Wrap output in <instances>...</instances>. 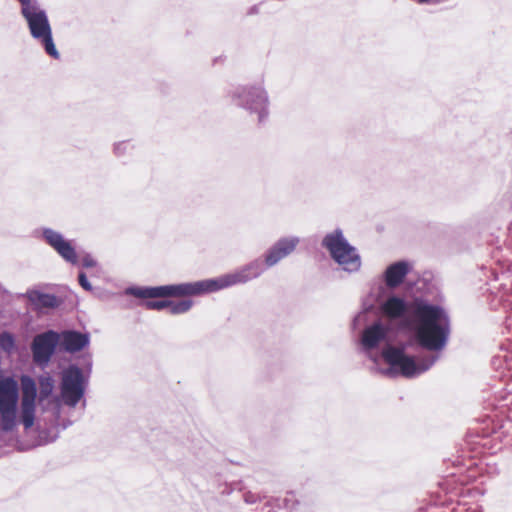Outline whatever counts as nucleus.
Here are the masks:
<instances>
[{
	"label": "nucleus",
	"mask_w": 512,
	"mask_h": 512,
	"mask_svg": "<svg viewBox=\"0 0 512 512\" xmlns=\"http://www.w3.org/2000/svg\"><path fill=\"white\" fill-rule=\"evenodd\" d=\"M414 322L415 338L429 351H442L451 333L450 318L440 306L415 301L410 308Z\"/></svg>",
	"instance_id": "nucleus-1"
},
{
	"label": "nucleus",
	"mask_w": 512,
	"mask_h": 512,
	"mask_svg": "<svg viewBox=\"0 0 512 512\" xmlns=\"http://www.w3.org/2000/svg\"><path fill=\"white\" fill-rule=\"evenodd\" d=\"M410 343L398 346L387 345L382 351V357L389 365L385 371L387 375H401L405 378H414L429 370L438 357L428 355L416 358L408 354Z\"/></svg>",
	"instance_id": "nucleus-2"
},
{
	"label": "nucleus",
	"mask_w": 512,
	"mask_h": 512,
	"mask_svg": "<svg viewBox=\"0 0 512 512\" xmlns=\"http://www.w3.org/2000/svg\"><path fill=\"white\" fill-rule=\"evenodd\" d=\"M21 6V16L26 21L31 37L42 47L53 59H59L60 53L57 50L49 22L47 12L40 6L38 0H18Z\"/></svg>",
	"instance_id": "nucleus-3"
},
{
	"label": "nucleus",
	"mask_w": 512,
	"mask_h": 512,
	"mask_svg": "<svg viewBox=\"0 0 512 512\" xmlns=\"http://www.w3.org/2000/svg\"><path fill=\"white\" fill-rule=\"evenodd\" d=\"M218 291L215 278L156 287H128L125 294L141 299L198 296Z\"/></svg>",
	"instance_id": "nucleus-4"
},
{
	"label": "nucleus",
	"mask_w": 512,
	"mask_h": 512,
	"mask_svg": "<svg viewBox=\"0 0 512 512\" xmlns=\"http://www.w3.org/2000/svg\"><path fill=\"white\" fill-rule=\"evenodd\" d=\"M322 246L329 252L330 257L348 273L358 272L361 268V257L357 249L345 238L339 228L327 233Z\"/></svg>",
	"instance_id": "nucleus-5"
},
{
	"label": "nucleus",
	"mask_w": 512,
	"mask_h": 512,
	"mask_svg": "<svg viewBox=\"0 0 512 512\" xmlns=\"http://www.w3.org/2000/svg\"><path fill=\"white\" fill-rule=\"evenodd\" d=\"M231 97L237 106L256 114L259 122L268 117L270 100L263 83L239 86L232 91Z\"/></svg>",
	"instance_id": "nucleus-6"
},
{
	"label": "nucleus",
	"mask_w": 512,
	"mask_h": 512,
	"mask_svg": "<svg viewBox=\"0 0 512 512\" xmlns=\"http://www.w3.org/2000/svg\"><path fill=\"white\" fill-rule=\"evenodd\" d=\"M18 401V382L11 376L0 375V425L5 432L16 426Z\"/></svg>",
	"instance_id": "nucleus-7"
},
{
	"label": "nucleus",
	"mask_w": 512,
	"mask_h": 512,
	"mask_svg": "<svg viewBox=\"0 0 512 512\" xmlns=\"http://www.w3.org/2000/svg\"><path fill=\"white\" fill-rule=\"evenodd\" d=\"M87 379L76 365H70L62 373L61 397L65 405L75 407L84 396Z\"/></svg>",
	"instance_id": "nucleus-8"
},
{
	"label": "nucleus",
	"mask_w": 512,
	"mask_h": 512,
	"mask_svg": "<svg viewBox=\"0 0 512 512\" xmlns=\"http://www.w3.org/2000/svg\"><path fill=\"white\" fill-rule=\"evenodd\" d=\"M264 265L265 263L257 258L232 273L215 278L218 291L260 277L265 270Z\"/></svg>",
	"instance_id": "nucleus-9"
},
{
	"label": "nucleus",
	"mask_w": 512,
	"mask_h": 512,
	"mask_svg": "<svg viewBox=\"0 0 512 512\" xmlns=\"http://www.w3.org/2000/svg\"><path fill=\"white\" fill-rule=\"evenodd\" d=\"M21 382V400H20V419L25 429L34 425L37 388L35 381L28 375H22Z\"/></svg>",
	"instance_id": "nucleus-10"
},
{
	"label": "nucleus",
	"mask_w": 512,
	"mask_h": 512,
	"mask_svg": "<svg viewBox=\"0 0 512 512\" xmlns=\"http://www.w3.org/2000/svg\"><path fill=\"white\" fill-rule=\"evenodd\" d=\"M59 341V333L53 330L36 335L31 344L33 361L38 365L46 366L55 353Z\"/></svg>",
	"instance_id": "nucleus-11"
},
{
	"label": "nucleus",
	"mask_w": 512,
	"mask_h": 512,
	"mask_svg": "<svg viewBox=\"0 0 512 512\" xmlns=\"http://www.w3.org/2000/svg\"><path fill=\"white\" fill-rule=\"evenodd\" d=\"M389 332V328L380 321L373 323L363 330L361 345L369 358L376 361V359L372 357L371 351L382 342L388 341Z\"/></svg>",
	"instance_id": "nucleus-12"
},
{
	"label": "nucleus",
	"mask_w": 512,
	"mask_h": 512,
	"mask_svg": "<svg viewBox=\"0 0 512 512\" xmlns=\"http://www.w3.org/2000/svg\"><path fill=\"white\" fill-rule=\"evenodd\" d=\"M45 241L67 262L76 264L78 261L75 248L63 235L53 229L44 228L42 232Z\"/></svg>",
	"instance_id": "nucleus-13"
},
{
	"label": "nucleus",
	"mask_w": 512,
	"mask_h": 512,
	"mask_svg": "<svg viewBox=\"0 0 512 512\" xmlns=\"http://www.w3.org/2000/svg\"><path fill=\"white\" fill-rule=\"evenodd\" d=\"M299 242L300 239L296 236L279 239L265 253V266L270 268L278 264L282 259L289 256L296 249Z\"/></svg>",
	"instance_id": "nucleus-14"
},
{
	"label": "nucleus",
	"mask_w": 512,
	"mask_h": 512,
	"mask_svg": "<svg viewBox=\"0 0 512 512\" xmlns=\"http://www.w3.org/2000/svg\"><path fill=\"white\" fill-rule=\"evenodd\" d=\"M59 344L69 353H75L81 351L86 346H88L90 342V337L88 333H81L75 330H66L61 333Z\"/></svg>",
	"instance_id": "nucleus-15"
},
{
	"label": "nucleus",
	"mask_w": 512,
	"mask_h": 512,
	"mask_svg": "<svg viewBox=\"0 0 512 512\" xmlns=\"http://www.w3.org/2000/svg\"><path fill=\"white\" fill-rule=\"evenodd\" d=\"M411 270L412 265L407 261H398L389 265L384 273L386 286L389 288L400 286Z\"/></svg>",
	"instance_id": "nucleus-16"
},
{
	"label": "nucleus",
	"mask_w": 512,
	"mask_h": 512,
	"mask_svg": "<svg viewBox=\"0 0 512 512\" xmlns=\"http://www.w3.org/2000/svg\"><path fill=\"white\" fill-rule=\"evenodd\" d=\"M25 296L36 310L56 308L61 303L55 295L43 293L39 290H29Z\"/></svg>",
	"instance_id": "nucleus-17"
},
{
	"label": "nucleus",
	"mask_w": 512,
	"mask_h": 512,
	"mask_svg": "<svg viewBox=\"0 0 512 512\" xmlns=\"http://www.w3.org/2000/svg\"><path fill=\"white\" fill-rule=\"evenodd\" d=\"M383 311L390 317H400L406 311V304L401 298L392 296L383 304Z\"/></svg>",
	"instance_id": "nucleus-18"
},
{
	"label": "nucleus",
	"mask_w": 512,
	"mask_h": 512,
	"mask_svg": "<svg viewBox=\"0 0 512 512\" xmlns=\"http://www.w3.org/2000/svg\"><path fill=\"white\" fill-rule=\"evenodd\" d=\"M40 393L39 400L49 397L54 388V380L50 376H43L39 379Z\"/></svg>",
	"instance_id": "nucleus-19"
},
{
	"label": "nucleus",
	"mask_w": 512,
	"mask_h": 512,
	"mask_svg": "<svg viewBox=\"0 0 512 512\" xmlns=\"http://www.w3.org/2000/svg\"><path fill=\"white\" fill-rule=\"evenodd\" d=\"M192 304L191 300H181L178 302L170 301L169 310L173 315L184 314L191 309Z\"/></svg>",
	"instance_id": "nucleus-20"
},
{
	"label": "nucleus",
	"mask_w": 512,
	"mask_h": 512,
	"mask_svg": "<svg viewBox=\"0 0 512 512\" xmlns=\"http://www.w3.org/2000/svg\"><path fill=\"white\" fill-rule=\"evenodd\" d=\"M0 348L8 353L15 348L14 337L11 333L3 332L0 334Z\"/></svg>",
	"instance_id": "nucleus-21"
},
{
	"label": "nucleus",
	"mask_w": 512,
	"mask_h": 512,
	"mask_svg": "<svg viewBox=\"0 0 512 512\" xmlns=\"http://www.w3.org/2000/svg\"><path fill=\"white\" fill-rule=\"evenodd\" d=\"M170 301L169 300H148L144 303L146 309L149 310H163L165 308H169Z\"/></svg>",
	"instance_id": "nucleus-22"
},
{
	"label": "nucleus",
	"mask_w": 512,
	"mask_h": 512,
	"mask_svg": "<svg viewBox=\"0 0 512 512\" xmlns=\"http://www.w3.org/2000/svg\"><path fill=\"white\" fill-rule=\"evenodd\" d=\"M128 149H129V143L126 141H121L114 145V153L118 156L124 155Z\"/></svg>",
	"instance_id": "nucleus-23"
},
{
	"label": "nucleus",
	"mask_w": 512,
	"mask_h": 512,
	"mask_svg": "<svg viewBox=\"0 0 512 512\" xmlns=\"http://www.w3.org/2000/svg\"><path fill=\"white\" fill-rule=\"evenodd\" d=\"M78 280H79V284L81 285V287L84 290H86V291L92 290V286H91L90 282L88 281L85 273H83V272L79 273Z\"/></svg>",
	"instance_id": "nucleus-24"
},
{
	"label": "nucleus",
	"mask_w": 512,
	"mask_h": 512,
	"mask_svg": "<svg viewBox=\"0 0 512 512\" xmlns=\"http://www.w3.org/2000/svg\"><path fill=\"white\" fill-rule=\"evenodd\" d=\"M96 265H97L96 260L90 254H86L82 258V266L83 267L92 268V267H95Z\"/></svg>",
	"instance_id": "nucleus-25"
},
{
	"label": "nucleus",
	"mask_w": 512,
	"mask_h": 512,
	"mask_svg": "<svg viewBox=\"0 0 512 512\" xmlns=\"http://www.w3.org/2000/svg\"><path fill=\"white\" fill-rule=\"evenodd\" d=\"M245 502H246V503H249V504H253V503H255V502H256V498L254 497V495H252V494H250V493H249V494H246V495H245Z\"/></svg>",
	"instance_id": "nucleus-26"
},
{
	"label": "nucleus",
	"mask_w": 512,
	"mask_h": 512,
	"mask_svg": "<svg viewBox=\"0 0 512 512\" xmlns=\"http://www.w3.org/2000/svg\"><path fill=\"white\" fill-rule=\"evenodd\" d=\"M290 496L293 497V494L290 493ZM284 501H285V505L287 507H289V503H290V501H292V498L286 497Z\"/></svg>",
	"instance_id": "nucleus-27"
},
{
	"label": "nucleus",
	"mask_w": 512,
	"mask_h": 512,
	"mask_svg": "<svg viewBox=\"0 0 512 512\" xmlns=\"http://www.w3.org/2000/svg\"><path fill=\"white\" fill-rule=\"evenodd\" d=\"M428 0H419L420 3H426Z\"/></svg>",
	"instance_id": "nucleus-28"
}]
</instances>
